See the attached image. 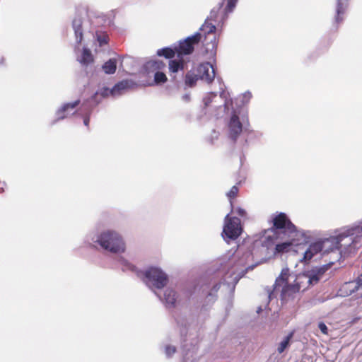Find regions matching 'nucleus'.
<instances>
[{"instance_id": "1", "label": "nucleus", "mask_w": 362, "mask_h": 362, "mask_svg": "<svg viewBox=\"0 0 362 362\" xmlns=\"http://www.w3.org/2000/svg\"><path fill=\"white\" fill-rule=\"evenodd\" d=\"M362 245V220L357 224L341 228L338 234L310 243L302 252L299 261L308 264L317 255L329 252L348 255Z\"/></svg>"}, {"instance_id": "2", "label": "nucleus", "mask_w": 362, "mask_h": 362, "mask_svg": "<svg viewBox=\"0 0 362 362\" xmlns=\"http://www.w3.org/2000/svg\"><path fill=\"white\" fill-rule=\"evenodd\" d=\"M252 259L250 252L243 253L240 250L229 251L222 258L221 267L226 272L223 281L228 286H235L239 279L244 276L249 269L252 267L247 265L248 261Z\"/></svg>"}, {"instance_id": "3", "label": "nucleus", "mask_w": 362, "mask_h": 362, "mask_svg": "<svg viewBox=\"0 0 362 362\" xmlns=\"http://www.w3.org/2000/svg\"><path fill=\"white\" fill-rule=\"evenodd\" d=\"M84 243L91 247L99 246L101 249L115 255L124 253L127 250L123 236L113 229L90 232L86 236Z\"/></svg>"}, {"instance_id": "4", "label": "nucleus", "mask_w": 362, "mask_h": 362, "mask_svg": "<svg viewBox=\"0 0 362 362\" xmlns=\"http://www.w3.org/2000/svg\"><path fill=\"white\" fill-rule=\"evenodd\" d=\"M118 263L124 272H132L139 277L156 295L158 290L163 288L168 283V274L160 267H150L142 272L123 257L118 259Z\"/></svg>"}, {"instance_id": "5", "label": "nucleus", "mask_w": 362, "mask_h": 362, "mask_svg": "<svg viewBox=\"0 0 362 362\" xmlns=\"http://www.w3.org/2000/svg\"><path fill=\"white\" fill-rule=\"evenodd\" d=\"M228 93L223 90L220 95L214 92L209 93L204 98L203 103L205 107H211V110L222 112L225 113H239L242 107L246 105L252 98L249 91L238 95L234 99L228 100Z\"/></svg>"}, {"instance_id": "6", "label": "nucleus", "mask_w": 362, "mask_h": 362, "mask_svg": "<svg viewBox=\"0 0 362 362\" xmlns=\"http://www.w3.org/2000/svg\"><path fill=\"white\" fill-rule=\"evenodd\" d=\"M290 272L288 267L283 268L280 275L276 278L273 290L269 293L268 298L271 300L273 298L280 297L282 302L293 299L300 292L298 286L290 282Z\"/></svg>"}, {"instance_id": "7", "label": "nucleus", "mask_w": 362, "mask_h": 362, "mask_svg": "<svg viewBox=\"0 0 362 362\" xmlns=\"http://www.w3.org/2000/svg\"><path fill=\"white\" fill-rule=\"evenodd\" d=\"M225 223L222 236L226 241L237 239L242 233L240 220L238 218L230 217L227 214L225 217Z\"/></svg>"}, {"instance_id": "8", "label": "nucleus", "mask_w": 362, "mask_h": 362, "mask_svg": "<svg viewBox=\"0 0 362 362\" xmlns=\"http://www.w3.org/2000/svg\"><path fill=\"white\" fill-rule=\"evenodd\" d=\"M244 119L240 117V115H230L227 119L226 132L227 137L232 142L237 141L239 136L243 132Z\"/></svg>"}, {"instance_id": "9", "label": "nucleus", "mask_w": 362, "mask_h": 362, "mask_svg": "<svg viewBox=\"0 0 362 362\" xmlns=\"http://www.w3.org/2000/svg\"><path fill=\"white\" fill-rule=\"evenodd\" d=\"M201 39L202 33L197 32L194 35L187 37L184 40L180 41L179 44L175 45L177 57L181 58L183 55H187L192 53L194 45L199 43Z\"/></svg>"}, {"instance_id": "10", "label": "nucleus", "mask_w": 362, "mask_h": 362, "mask_svg": "<svg viewBox=\"0 0 362 362\" xmlns=\"http://www.w3.org/2000/svg\"><path fill=\"white\" fill-rule=\"evenodd\" d=\"M273 224L274 229L272 230L274 236H281L285 238V235L290 228H293V224L291 223L287 215L284 213H279L273 218Z\"/></svg>"}, {"instance_id": "11", "label": "nucleus", "mask_w": 362, "mask_h": 362, "mask_svg": "<svg viewBox=\"0 0 362 362\" xmlns=\"http://www.w3.org/2000/svg\"><path fill=\"white\" fill-rule=\"evenodd\" d=\"M200 30L205 35L203 43L206 47V50L214 51L216 47V37L214 33L216 25L209 22V19H206Z\"/></svg>"}, {"instance_id": "12", "label": "nucleus", "mask_w": 362, "mask_h": 362, "mask_svg": "<svg viewBox=\"0 0 362 362\" xmlns=\"http://www.w3.org/2000/svg\"><path fill=\"white\" fill-rule=\"evenodd\" d=\"M311 236L312 235L310 231L297 229L295 225H293V228H290L285 235V238H287L293 245H300L307 243Z\"/></svg>"}, {"instance_id": "13", "label": "nucleus", "mask_w": 362, "mask_h": 362, "mask_svg": "<svg viewBox=\"0 0 362 362\" xmlns=\"http://www.w3.org/2000/svg\"><path fill=\"white\" fill-rule=\"evenodd\" d=\"M333 263V262H330L328 264L313 267L306 270L305 272L309 276L308 281H311L313 285L317 284L322 279L325 272L330 268Z\"/></svg>"}, {"instance_id": "14", "label": "nucleus", "mask_w": 362, "mask_h": 362, "mask_svg": "<svg viewBox=\"0 0 362 362\" xmlns=\"http://www.w3.org/2000/svg\"><path fill=\"white\" fill-rule=\"evenodd\" d=\"M199 78L209 83L213 81L215 77V71L211 64L205 62L201 64L197 68Z\"/></svg>"}, {"instance_id": "15", "label": "nucleus", "mask_w": 362, "mask_h": 362, "mask_svg": "<svg viewBox=\"0 0 362 362\" xmlns=\"http://www.w3.org/2000/svg\"><path fill=\"white\" fill-rule=\"evenodd\" d=\"M157 296L165 304L168 308H172L175 306L177 301V294L174 289L168 288L165 290L163 297L161 298L158 293Z\"/></svg>"}, {"instance_id": "16", "label": "nucleus", "mask_w": 362, "mask_h": 362, "mask_svg": "<svg viewBox=\"0 0 362 362\" xmlns=\"http://www.w3.org/2000/svg\"><path fill=\"white\" fill-rule=\"evenodd\" d=\"M72 28L74 31L76 42L79 44L81 42L83 39V19L76 16L72 21Z\"/></svg>"}, {"instance_id": "17", "label": "nucleus", "mask_w": 362, "mask_h": 362, "mask_svg": "<svg viewBox=\"0 0 362 362\" xmlns=\"http://www.w3.org/2000/svg\"><path fill=\"white\" fill-rule=\"evenodd\" d=\"M308 280L309 276L307 272L305 271L302 274H300L298 276H296L293 282L296 285V286H298L300 291H303L306 290L309 286H313V284L311 283V281Z\"/></svg>"}, {"instance_id": "18", "label": "nucleus", "mask_w": 362, "mask_h": 362, "mask_svg": "<svg viewBox=\"0 0 362 362\" xmlns=\"http://www.w3.org/2000/svg\"><path fill=\"white\" fill-rule=\"evenodd\" d=\"M273 238H274L276 240L279 239L282 240L281 243H276L274 252L275 254L288 252L291 249V246L293 245L287 238H282L281 236H274Z\"/></svg>"}, {"instance_id": "19", "label": "nucleus", "mask_w": 362, "mask_h": 362, "mask_svg": "<svg viewBox=\"0 0 362 362\" xmlns=\"http://www.w3.org/2000/svg\"><path fill=\"white\" fill-rule=\"evenodd\" d=\"M348 7V0H337L336 16L334 21L339 23L343 21V15Z\"/></svg>"}, {"instance_id": "20", "label": "nucleus", "mask_w": 362, "mask_h": 362, "mask_svg": "<svg viewBox=\"0 0 362 362\" xmlns=\"http://www.w3.org/2000/svg\"><path fill=\"white\" fill-rule=\"evenodd\" d=\"M131 86V83L129 81L124 80L116 83L111 89L113 92V97L119 96L124 93Z\"/></svg>"}, {"instance_id": "21", "label": "nucleus", "mask_w": 362, "mask_h": 362, "mask_svg": "<svg viewBox=\"0 0 362 362\" xmlns=\"http://www.w3.org/2000/svg\"><path fill=\"white\" fill-rule=\"evenodd\" d=\"M165 66V63L163 61L158 59L150 60L145 64V69L148 73L160 71Z\"/></svg>"}, {"instance_id": "22", "label": "nucleus", "mask_w": 362, "mask_h": 362, "mask_svg": "<svg viewBox=\"0 0 362 362\" xmlns=\"http://www.w3.org/2000/svg\"><path fill=\"white\" fill-rule=\"evenodd\" d=\"M77 60L82 66H86L93 62V57L90 49L83 47L81 55L78 57Z\"/></svg>"}, {"instance_id": "23", "label": "nucleus", "mask_w": 362, "mask_h": 362, "mask_svg": "<svg viewBox=\"0 0 362 362\" xmlns=\"http://www.w3.org/2000/svg\"><path fill=\"white\" fill-rule=\"evenodd\" d=\"M109 95L113 96V92H112V89H110L107 87H103L96 91V93L92 97V100L93 102L98 103L99 99L106 98Z\"/></svg>"}, {"instance_id": "24", "label": "nucleus", "mask_w": 362, "mask_h": 362, "mask_svg": "<svg viewBox=\"0 0 362 362\" xmlns=\"http://www.w3.org/2000/svg\"><path fill=\"white\" fill-rule=\"evenodd\" d=\"M80 104V100H76L72 102L64 103L58 109L57 113H64L74 111L75 108Z\"/></svg>"}, {"instance_id": "25", "label": "nucleus", "mask_w": 362, "mask_h": 362, "mask_svg": "<svg viewBox=\"0 0 362 362\" xmlns=\"http://www.w3.org/2000/svg\"><path fill=\"white\" fill-rule=\"evenodd\" d=\"M103 70L107 74H112L117 69V60L114 58L110 59L102 66Z\"/></svg>"}, {"instance_id": "26", "label": "nucleus", "mask_w": 362, "mask_h": 362, "mask_svg": "<svg viewBox=\"0 0 362 362\" xmlns=\"http://www.w3.org/2000/svg\"><path fill=\"white\" fill-rule=\"evenodd\" d=\"M176 53L175 46L173 48L164 47L157 50V55L159 57H164L166 59H171L174 57Z\"/></svg>"}, {"instance_id": "27", "label": "nucleus", "mask_w": 362, "mask_h": 362, "mask_svg": "<svg viewBox=\"0 0 362 362\" xmlns=\"http://www.w3.org/2000/svg\"><path fill=\"white\" fill-rule=\"evenodd\" d=\"M184 69V61L179 58V59H173L169 62V69L173 73H176L179 70Z\"/></svg>"}, {"instance_id": "28", "label": "nucleus", "mask_w": 362, "mask_h": 362, "mask_svg": "<svg viewBox=\"0 0 362 362\" xmlns=\"http://www.w3.org/2000/svg\"><path fill=\"white\" fill-rule=\"evenodd\" d=\"M198 79L200 78L197 74H194L192 72H187V74L185 75V85L188 87L192 88L194 86H195Z\"/></svg>"}, {"instance_id": "29", "label": "nucleus", "mask_w": 362, "mask_h": 362, "mask_svg": "<svg viewBox=\"0 0 362 362\" xmlns=\"http://www.w3.org/2000/svg\"><path fill=\"white\" fill-rule=\"evenodd\" d=\"M292 337V334L286 336L279 344V346L278 347V352L279 354H281L284 351V350L288 346L290 339Z\"/></svg>"}, {"instance_id": "30", "label": "nucleus", "mask_w": 362, "mask_h": 362, "mask_svg": "<svg viewBox=\"0 0 362 362\" xmlns=\"http://www.w3.org/2000/svg\"><path fill=\"white\" fill-rule=\"evenodd\" d=\"M167 81L166 75L162 71H156L154 74V81L156 83H163Z\"/></svg>"}, {"instance_id": "31", "label": "nucleus", "mask_w": 362, "mask_h": 362, "mask_svg": "<svg viewBox=\"0 0 362 362\" xmlns=\"http://www.w3.org/2000/svg\"><path fill=\"white\" fill-rule=\"evenodd\" d=\"M97 41L100 47L105 45L107 43L108 36L105 33H97Z\"/></svg>"}, {"instance_id": "32", "label": "nucleus", "mask_w": 362, "mask_h": 362, "mask_svg": "<svg viewBox=\"0 0 362 362\" xmlns=\"http://www.w3.org/2000/svg\"><path fill=\"white\" fill-rule=\"evenodd\" d=\"M227 1L226 6L225 8V13L226 15H228V13L233 12V9L235 8L236 4L238 2V0H226Z\"/></svg>"}, {"instance_id": "33", "label": "nucleus", "mask_w": 362, "mask_h": 362, "mask_svg": "<svg viewBox=\"0 0 362 362\" xmlns=\"http://www.w3.org/2000/svg\"><path fill=\"white\" fill-rule=\"evenodd\" d=\"M238 192V187L237 186H233L227 192L226 195L230 200V206H232L231 199L235 197Z\"/></svg>"}, {"instance_id": "34", "label": "nucleus", "mask_w": 362, "mask_h": 362, "mask_svg": "<svg viewBox=\"0 0 362 362\" xmlns=\"http://www.w3.org/2000/svg\"><path fill=\"white\" fill-rule=\"evenodd\" d=\"M218 8H214L213 9H211L209 16H208L206 19H209V22L215 21L216 18H217V16H218Z\"/></svg>"}, {"instance_id": "35", "label": "nucleus", "mask_w": 362, "mask_h": 362, "mask_svg": "<svg viewBox=\"0 0 362 362\" xmlns=\"http://www.w3.org/2000/svg\"><path fill=\"white\" fill-rule=\"evenodd\" d=\"M176 349L173 346H166L165 348V353L167 357H170L173 354L175 353Z\"/></svg>"}, {"instance_id": "36", "label": "nucleus", "mask_w": 362, "mask_h": 362, "mask_svg": "<svg viewBox=\"0 0 362 362\" xmlns=\"http://www.w3.org/2000/svg\"><path fill=\"white\" fill-rule=\"evenodd\" d=\"M231 207H232V211L237 213L240 216L245 217L246 216L247 213L245 209H243L240 207H238V208L235 209L233 205L231 206Z\"/></svg>"}, {"instance_id": "37", "label": "nucleus", "mask_w": 362, "mask_h": 362, "mask_svg": "<svg viewBox=\"0 0 362 362\" xmlns=\"http://www.w3.org/2000/svg\"><path fill=\"white\" fill-rule=\"evenodd\" d=\"M79 116L78 119L82 120L83 124L86 127L88 126L90 118L88 115H78Z\"/></svg>"}, {"instance_id": "38", "label": "nucleus", "mask_w": 362, "mask_h": 362, "mask_svg": "<svg viewBox=\"0 0 362 362\" xmlns=\"http://www.w3.org/2000/svg\"><path fill=\"white\" fill-rule=\"evenodd\" d=\"M219 133L214 130L209 137L210 142L213 144L216 140L218 139Z\"/></svg>"}, {"instance_id": "39", "label": "nucleus", "mask_w": 362, "mask_h": 362, "mask_svg": "<svg viewBox=\"0 0 362 362\" xmlns=\"http://www.w3.org/2000/svg\"><path fill=\"white\" fill-rule=\"evenodd\" d=\"M318 327L323 334H328V328L324 322H320L318 324Z\"/></svg>"}, {"instance_id": "40", "label": "nucleus", "mask_w": 362, "mask_h": 362, "mask_svg": "<svg viewBox=\"0 0 362 362\" xmlns=\"http://www.w3.org/2000/svg\"><path fill=\"white\" fill-rule=\"evenodd\" d=\"M182 100L184 102H189L190 100V95L189 93H185L182 96Z\"/></svg>"}, {"instance_id": "41", "label": "nucleus", "mask_w": 362, "mask_h": 362, "mask_svg": "<svg viewBox=\"0 0 362 362\" xmlns=\"http://www.w3.org/2000/svg\"><path fill=\"white\" fill-rule=\"evenodd\" d=\"M5 62V59L3 56H0V64H4Z\"/></svg>"}, {"instance_id": "42", "label": "nucleus", "mask_w": 362, "mask_h": 362, "mask_svg": "<svg viewBox=\"0 0 362 362\" xmlns=\"http://www.w3.org/2000/svg\"><path fill=\"white\" fill-rule=\"evenodd\" d=\"M64 118H65V117H64V116H62V117H58L57 120H62V119H64Z\"/></svg>"}, {"instance_id": "43", "label": "nucleus", "mask_w": 362, "mask_h": 362, "mask_svg": "<svg viewBox=\"0 0 362 362\" xmlns=\"http://www.w3.org/2000/svg\"><path fill=\"white\" fill-rule=\"evenodd\" d=\"M271 238H272V236H271L270 235H268L267 236V239L269 240V239H271Z\"/></svg>"}, {"instance_id": "44", "label": "nucleus", "mask_w": 362, "mask_h": 362, "mask_svg": "<svg viewBox=\"0 0 362 362\" xmlns=\"http://www.w3.org/2000/svg\"><path fill=\"white\" fill-rule=\"evenodd\" d=\"M261 310H262V308H259L258 310H257V313H259Z\"/></svg>"}]
</instances>
